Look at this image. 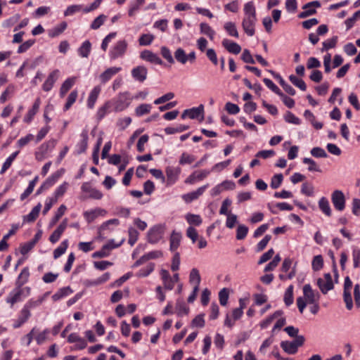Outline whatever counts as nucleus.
I'll return each instance as SVG.
<instances>
[{
    "label": "nucleus",
    "instance_id": "774afa93",
    "mask_svg": "<svg viewBox=\"0 0 360 360\" xmlns=\"http://www.w3.org/2000/svg\"><path fill=\"white\" fill-rule=\"evenodd\" d=\"M128 243L130 245H134L139 238V232L134 228H129Z\"/></svg>",
    "mask_w": 360,
    "mask_h": 360
},
{
    "label": "nucleus",
    "instance_id": "de8ad7c7",
    "mask_svg": "<svg viewBox=\"0 0 360 360\" xmlns=\"http://www.w3.org/2000/svg\"><path fill=\"white\" fill-rule=\"evenodd\" d=\"M174 58L179 63L184 65L187 63V56L185 51L181 48H178L174 52Z\"/></svg>",
    "mask_w": 360,
    "mask_h": 360
},
{
    "label": "nucleus",
    "instance_id": "13d9d810",
    "mask_svg": "<svg viewBox=\"0 0 360 360\" xmlns=\"http://www.w3.org/2000/svg\"><path fill=\"white\" fill-rule=\"evenodd\" d=\"M187 222L192 225L199 226L202 223V219L198 214H188L186 215Z\"/></svg>",
    "mask_w": 360,
    "mask_h": 360
},
{
    "label": "nucleus",
    "instance_id": "5fc2aeb1",
    "mask_svg": "<svg viewBox=\"0 0 360 360\" xmlns=\"http://www.w3.org/2000/svg\"><path fill=\"white\" fill-rule=\"evenodd\" d=\"M107 16L104 14H101L96 18L90 25L91 29L98 30L106 20Z\"/></svg>",
    "mask_w": 360,
    "mask_h": 360
},
{
    "label": "nucleus",
    "instance_id": "ea45409f",
    "mask_svg": "<svg viewBox=\"0 0 360 360\" xmlns=\"http://www.w3.org/2000/svg\"><path fill=\"white\" fill-rule=\"evenodd\" d=\"M68 245H69L68 240V239L64 240L60 244V245L54 250V251H53L54 259H58L61 255H63L65 252V251L68 247Z\"/></svg>",
    "mask_w": 360,
    "mask_h": 360
},
{
    "label": "nucleus",
    "instance_id": "4c0bfd02",
    "mask_svg": "<svg viewBox=\"0 0 360 360\" xmlns=\"http://www.w3.org/2000/svg\"><path fill=\"white\" fill-rule=\"evenodd\" d=\"M63 173V169H61L60 171H57L56 172L51 174L48 179H46V180L44 182L46 188L49 189L50 187L53 186L56 184V182L58 180V179L60 177Z\"/></svg>",
    "mask_w": 360,
    "mask_h": 360
},
{
    "label": "nucleus",
    "instance_id": "6e6d98bb",
    "mask_svg": "<svg viewBox=\"0 0 360 360\" xmlns=\"http://www.w3.org/2000/svg\"><path fill=\"white\" fill-rule=\"evenodd\" d=\"M293 286L290 285L284 294V302L286 306H290L293 303Z\"/></svg>",
    "mask_w": 360,
    "mask_h": 360
},
{
    "label": "nucleus",
    "instance_id": "680f3d73",
    "mask_svg": "<svg viewBox=\"0 0 360 360\" xmlns=\"http://www.w3.org/2000/svg\"><path fill=\"white\" fill-rule=\"evenodd\" d=\"M338 41V37L335 36L331 39H328L323 42V48L321 49V51H328L330 49H333L335 46Z\"/></svg>",
    "mask_w": 360,
    "mask_h": 360
},
{
    "label": "nucleus",
    "instance_id": "f3484780",
    "mask_svg": "<svg viewBox=\"0 0 360 360\" xmlns=\"http://www.w3.org/2000/svg\"><path fill=\"white\" fill-rule=\"evenodd\" d=\"M208 187L209 184H205L198 188L196 191L184 194L181 198L186 203H190L202 195Z\"/></svg>",
    "mask_w": 360,
    "mask_h": 360
},
{
    "label": "nucleus",
    "instance_id": "79ce46f5",
    "mask_svg": "<svg viewBox=\"0 0 360 360\" xmlns=\"http://www.w3.org/2000/svg\"><path fill=\"white\" fill-rule=\"evenodd\" d=\"M152 105L148 103H143L138 105L135 109V114L137 117H141L150 112Z\"/></svg>",
    "mask_w": 360,
    "mask_h": 360
},
{
    "label": "nucleus",
    "instance_id": "09e8293b",
    "mask_svg": "<svg viewBox=\"0 0 360 360\" xmlns=\"http://www.w3.org/2000/svg\"><path fill=\"white\" fill-rule=\"evenodd\" d=\"M201 281L200 272L196 268H193L189 274V282L191 284H200Z\"/></svg>",
    "mask_w": 360,
    "mask_h": 360
},
{
    "label": "nucleus",
    "instance_id": "f8f14e48",
    "mask_svg": "<svg viewBox=\"0 0 360 360\" xmlns=\"http://www.w3.org/2000/svg\"><path fill=\"white\" fill-rule=\"evenodd\" d=\"M60 76V72L58 69H55L51 71L47 76L46 80L42 84V89L46 91H50L54 86V84L58 79Z\"/></svg>",
    "mask_w": 360,
    "mask_h": 360
},
{
    "label": "nucleus",
    "instance_id": "49530a36",
    "mask_svg": "<svg viewBox=\"0 0 360 360\" xmlns=\"http://www.w3.org/2000/svg\"><path fill=\"white\" fill-rule=\"evenodd\" d=\"M19 151H15L8 158H7V159L2 165L1 169L0 171L1 174L5 173V172L11 166L13 162L14 161Z\"/></svg>",
    "mask_w": 360,
    "mask_h": 360
},
{
    "label": "nucleus",
    "instance_id": "4468645a",
    "mask_svg": "<svg viewBox=\"0 0 360 360\" xmlns=\"http://www.w3.org/2000/svg\"><path fill=\"white\" fill-rule=\"evenodd\" d=\"M49 295V292H46L43 295L39 296L37 300L30 299L24 304L22 309L26 311H28V313H31V309L41 305L43 302L46 300Z\"/></svg>",
    "mask_w": 360,
    "mask_h": 360
},
{
    "label": "nucleus",
    "instance_id": "c9c22d12",
    "mask_svg": "<svg viewBox=\"0 0 360 360\" xmlns=\"http://www.w3.org/2000/svg\"><path fill=\"white\" fill-rule=\"evenodd\" d=\"M283 314V311L281 310L276 311L272 315L268 316L266 319L260 322L259 326L262 329H265L269 327V326L272 323V321L281 316Z\"/></svg>",
    "mask_w": 360,
    "mask_h": 360
},
{
    "label": "nucleus",
    "instance_id": "c756f323",
    "mask_svg": "<svg viewBox=\"0 0 360 360\" xmlns=\"http://www.w3.org/2000/svg\"><path fill=\"white\" fill-rule=\"evenodd\" d=\"M19 226L18 224H13L11 229L8 231L7 234L4 236L3 238L0 241V252L4 251L8 248L7 240L18 229Z\"/></svg>",
    "mask_w": 360,
    "mask_h": 360
},
{
    "label": "nucleus",
    "instance_id": "9d476101",
    "mask_svg": "<svg viewBox=\"0 0 360 360\" xmlns=\"http://www.w3.org/2000/svg\"><path fill=\"white\" fill-rule=\"evenodd\" d=\"M164 231L165 228L163 226H154L148 232V241L152 244L158 243L163 237Z\"/></svg>",
    "mask_w": 360,
    "mask_h": 360
},
{
    "label": "nucleus",
    "instance_id": "7ed1b4c3",
    "mask_svg": "<svg viewBox=\"0 0 360 360\" xmlns=\"http://www.w3.org/2000/svg\"><path fill=\"white\" fill-rule=\"evenodd\" d=\"M31 293V288L28 286L22 288L18 285L15 287L8 294L6 302L13 307L18 302H20L24 298L28 297Z\"/></svg>",
    "mask_w": 360,
    "mask_h": 360
},
{
    "label": "nucleus",
    "instance_id": "f704fd0d",
    "mask_svg": "<svg viewBox=\"0 0 360 360\" xmlns=\"http://www.w3.org/2000/svg\"><path fill=\"white\" fill-rule=\"evenodd\" d=\"M91 44L89 40L84 41L79 47L78 54L82 58H87L91 52Z\"/></svg>",
    "mask_w": 360,
    "mask_h": 360
},
{
    "label": "nucleus",
    "instance_id": "603ef678",
    "mask_svg": "<svg viewBox=\"0 0 360 360\" xmlns=\"http://www.w3.org/2000/svg\"><path fill=\"white\" fill-rule=\"evenodd\" d=\"M66 210H67L66 206L65 205H61L58 207V209L56 213V215L53 217V219L50 221L49 226H53V225H55L56 224V222L60 219V218L65 214Z\"/></svg>",
    "mask_w": 360,
    "mask_h": 360
},
{
    "label": "nucleus",
    "instance_id": "72a5a7b5",
    "mask_svg": "<svg viewBox=\"0 0 360 360\" xmlns=\"http://www.w3.org/2000/svg\"><path fill=\"white\" fill-rule=\"evenodd\" d=\"M29 277L30 271L28 267L23 268L20 274L18 276L17 281L15 282V285H18L22 288L23 285L28 281Z\"/></svg>",
    "mask_w": 360,
    "mask_h": 360
},
{
    "label": "nucleus",
    "instance_id": "58836bf2",
    "mask_svg": "<svg viewBox=\"0 0 360 360\" xmlns=\"http://www.w3.org/2000/svg\"><path fill=\"white\" fill-rule=\"evenodd\" d=\"M319 207L320 210L327 216L331 215V209L328 199L325 197L320 198L319 201Z\"/></svg>",
    "mask_w": 360,
    "mask_h": 360
},
{
    "label": "nucleus",
    "instance_id": "052dcab7",
    "mask_svg": "<svg viewBox=\"0 0 360 360\" xmlns=\"http://www.w3.org/2000/svg\"><path fill=\"white\" fill-rule=\"evenodd\" d=\"M35 333H36V328L34 327L30 330V333H28L27 335H25V336H23L21 338V344L28 347L31 344L32 341L33 340L34 335Z\"/></svg>",
    "mask_w": 360,
    "mask_h": 360
},
{
    "label": "nucleus",
    "instance_id": "dca6fc26",
    "mask_svg": "<svg viewBox=\"0 0 360 360\" xmlns=\"http://www.w3.org/2000/svg\"><path fill=\"white\" fill-rule=\"evenodd\" d=\"M181 171V168L179 167L169 166L166 168L165 172L167 185H173L177 181Z\"/></svg>",
    "mask_w": 360,
    "mask_h": 360
},
{
    "label": "nucleus",
    "instance_id": "39448f33",
    "mask_svg": "<svg viewBox=\"0 0 360 360\" xmlns=\"http://www.w3.org/2000/svg\"><path fill=\"white\" fill-rule=\"evenodd\" d=\"M304 342V336L300 335L292 341H282L281 347L287 354H295L297 352L298 348L303 345Z\"/></svg>",
    "mask_w": 360,
    "mask_h": 360
},
{
    "label": "nucleus",
    "instance_id": "338daca9",
    "mask_svg": "<svg viewBox=\"0 0 360 360\" xmlns=\"http://www.w3.org/2000/svg\"><path fill=\"white\" fill-rule=\"evenodd\" d=\"M312 269L314 271H319L323 266V259L321 255H316L314 257L311 263Z\"/></svg>",
    "mask_w": 360,
    "mask_h": 360
},
{
    "label": "nucleus",
    "instance_id": "c03bdc74",
    "mask_svg": "<svg viewBox=\"0 0 360 360\" xmlns=\"http://www.w3.org/2000/svg\"><path fill=\"white\" fill-rule=\"evenodd\" d=\"M203 114H204V106L202 104L198 107H195V108H192L189 109V118H191V119H196L200 116L203 117Z\"/></svg>",
    "mask_w": 360,
    "mask_h": 360
},
{
    "label": "nucleus",
    "instance_id": "8fccbe9b",
    "mask_svg": "<svg viewBox=\"0 0 360 360\" xmlns=\"http://www.w3.org/2000/svg\"><path fill=\"white\" fill-rule=\"evenodd\" d=\"M188 129V126L184 124H178L175 127H166L165 131L167 134H174L176 133H180Z\"/></svg>",
    "mask_w": 360,
    "mask_h": 360
},
{
    "label": "nucleus",
    "instance_id": "4be33fe9",
    "mask_svg": "<svg viewBox=\"0 0 360 360\" xmlns=\"http://www.w3.org/2000/svg\"><path fill=\"white\" fill-rule=\"evenodd\" d=\"M81 140L77 143L76 148L77 153L78 154H81L84 153L88 147V131L86 129H83L80 134Z\"/></svg>",
    "mask_w": 360,
    "mask_h": 360
},
{
    "label": "nucleus",
    "instance_id": "a19ab883",
    "mask_svg": "<svg viewBox=\"0 0 360 360\" xmlns=\"http://www.w3.org/2000/svg\"><path fill=\"white\" fill-rule=\"evenodd\" d=\"M144 3L145 0H131L128 11L129 15L133 16Z\"/></svg>",
    "mask_w": 360,
    "mask_h": 360
},
{
    "label": "nucleus",
    "instance_id": "393cba45",
    "mask_svg": "<svg viewBox=\"0 0 360 360\" xmlns=\"http://www.w3.org/2000/svg\"><path fill=\"white\" fill-rule=\"evenodd\" d=\"M222 46L229 52L233 54H238L241 51L240 46L228 39H224Z\"/></svg>",
    "mask_w": 360,
    "mask_h": 360
},
{
    "label": "nucleus",
    "instance_id": "f257e3e1",
    "mask_svg": "<svg viewBox=\"0 0 360 360\" xmlns=\"http://www.w3.org/2000/svg\"><path fill=\"white\" fill-rule=\"evenodd\" d=\"M244 17L242 21V27L244 32L250 37L255 33V24L257 22L256 8L253 1H248L244 4Z\"/></svg>",
    "mask_w": 360,
    "mask_h": 360
},
{
    "label": "nucleus",
    "instance_id": "37998d69",
    "mask_svg": "<svg viewBox=\"0 0 360 360\" xmlns=\"http://www.w3.org/2000/svg\"><path fill=\"white\" fill-rule=\"evenodd\" d=\"M200 33L207 35L210 39H214L215 34L214 30L206 22L200 24Z\"/></svg>",
    "mask_w": 360,
    "mask_h": 360
},
{
    "label": "nucleus",
    "instance_id": "ddd939ff",
    "mask_svg": "<svg viewBox=\"0 0 360 360\" xmlns=\"http://www.w3.org/2000/svg\"><path fill=\"white\" fill-rule=\"evenodd\" d=\"M321 3L319 1H313L304 4L302 6V9L304 10L302 12L300 13L298 17L300 18H305L310 15H314L316 13V8L321 7Z\"/></svg>",
    "mask_w": 360,
    "mask_h": 360
},
{
    "label": "nucleus",
    "instance_id": "aec40b11",
    "mask_svg": "<svg viewBox=\"0 0 360 360\" xmlns=\"http://www.w3.org/2000/svg\"><path fill=\"white\" fill-rule=\"evenodd\" d=\"M122 68L120 67H110L106 69L103 72L99 75V79L101 84H105L110 81L113 76L120 72Z\"/></svg>",
    "mask_w": 360,
    "mask_h": 360
},
{
    "label": "nucleus",
    "instance_id": "69168bd1",
    "mask_svg": "<svg viewBox=\"0 0 360 360\" xmlns=\"http://www.w3.org/2000/svg\"><path fill=\"white\" fill-rule=\"evenodd\" d=\"M68 184L67 182L63 183L59 186L53 193L52 197L56 198L58 201V198L63 196L68 189Z\"/></svg>",
    "mask_w": 360,
    "mask_h": 360
},
{
    "label": "nucleus",
    "instance_id": "0eeeda50",
    "mask_svg": "<svg viewBox=\"0 0 360 360\" xmlns=\"http://www.w3.org/2000/svg\"><path fill=\"white\" fill-rule=\"evenodd\" d=\"M127 43L125 40H120L112 47L109 52V56L111 60H115L122 57L127 49Z\"/></svg>",
    "mask_w": 360,
    "mask_h": 360
},
{
    "label": "nucleus",
    "instance_id": "6ab92c4d",
    "mask_svg": "<svg viewBox=\"0 0 360 360\" xmlns=\"http://www.w3.org/2000/svg\"><path fill=\"white\" fill-rule=\"evenodd\" d=\"M140 58L147 62L153 64L162 65V60L158 56V54L152 52L150 50H144L141 52Z\"/></svg>",
    "mask_w": 360,
    "mask_h": 360
},
{
    "label": "nucleus",
    "instance_id": "c85d7f7f",
    "mask_svg": "<svg viewBox=\"0 0 360 360\" xmlns=\"http://www.w3.org/2000/svg\"><path fill=\"white\" fill-rule=\"evenodd\" d=\"M30 316L31 313H28V311H26L22 309L20 311V314L18 319L14 321L13 327L14 328H19L20 327H21L22 325H23L28 321Z\"/></svg>",
    "mask_w": 360,
    "mask_h": 360
},
{
    "label": "nucleus",
    "instance_id": "5701e85b",
    "mask_svg": "<svg viewBox=\"0 0 360 360\" xmlns=\"http://www.w3.org/2000/svg\"><path fill=\"white\" fill-rule=\"evenodd\" d=\"M110 278V274L108 272L103 274L101 276L96 279L85 280L84 284L86 287H94L101 285L108 281Z\"/></svg>",
    "mask_w": 360,
    "mask_h": 360
},
{
    "label": "nucleus",
    "instance_id": "b1692460",
    "mask_svg": "<svg viewBox=\"0 0 360 360\" xmlns=\"http://www.w3.org/2000/svg\"><path fill=\"white\" fill-rule=\"evenodd\" d=\"M67 225H68V220L65 219L60 224V225L58 226V228L50 236L49 240L51 243H56V242L58 241L61 235L65 230Z\"/></svg>",
    "mask_w": 360,
    "mask_h": 360
},
{
    "label": "nucleus",
    "instance_id": "a878e982",
    "mask_svg": "<svg viewBox=\"0 0 360 360\" xmlns=\"http://www.w3.org/2000/svg\"><path fill=\"white\" fill-rule=\"evenodd\" d=\"M41 104V101L39 98H37L34 101L32 107L31 109H30L26 115L25 116L23 121L26 123H30L33 120L34 115L37 114L39 109V106Z\"/></svg>",
    "mask_w": 360,
    "mask_h": 360
},
{
    "label": "nucleus",
    "instance_id": "473e14b6",
    "mask_svg": "<svg viewBox=\"0 0 360 360\" xmlns=\"http://www.w3.org/2000/svg\"><path fill=\"white\" fill-rule=\"evenodd\" d=\"M67 22H62L52 29L49 30L48 34L51 38L56 37L64 32V30L67 28Z\"/></svg>",
    "mask_w": 360,
    "mask_h": 360
},
{
    "label": "nucleus",
    "instance_id": "4d7b16f0",
    "mask_svg": "<svg viewBox=\"0 0 360 360\" xmlns=\"http://www.w3.org/2000/svg\"><path fill=\"white\" fill-rule=\"evenodd\" d=\"M154 267L155 264L150 263L146 267L141 269L136 274V276L138 277H146L153 271Z\"/></svg>",
    "mask_w": 360,
    "mask_h": 360
},
{
    "label": "nucleus",
    "instance_id": "2eb2a0df",
    "mask_svg": "<svg viewBox=\"0 0 360 360\" xmlns=\"http://www.w3.org/2000/svg\"><path fill=\"white\" fill-rule=\"evenodd\" d=\"M81 189L83 192L88 193V198L100 200L103 198V193L96 188H94L90 183L84 182Z\"/></svg>",
    "mask_w": 360,
    "mask_h": 360
},
{
    "label": "nucleus",
    "instance_id": "2f4dec72",
    "mask_svg": "<svg viewBox=\"0 0 360 360\" xmlns=\"http://www.w3.org/2000/svg\"><path fill=\"white\" fill-rule=\"evenodd\" d=\"M41 209V203H38L35 207L32 208L31 212L23 217V221L25 222H32L38 217L39 212Z\"/></svg>",
    "mask_w": 360,
    "mask_h": 360
},
{
    "label": "nucleus",
    "instance_id": "a211bd4d",
    "mask_svg": "<svg viewBox=\"0 0 360 360\" xmlns=\"http://www.w3.org/2000/svg\"><path fill=\"white\" fill-rule=\"evenodd\" d=\"M148 75V70L143 65H139L131 70V76L134 80L139 82H143Z\"/></svg>",
    "mask_w": 360,
    "mask_h": 360
},
{
    "label": "nucleus",
    "instance_id": "e433bc0d",
    "mask_svg": "<svg viewBox=\"0 0 360 360\" xmlns=\"http://www.w3.org/2000/svg\"><path fill=\"white\" fill-rule=\"evenodd\" d=\"M113 112L112 110V107L110 106V103L106 101L103 105L100 107L96 113L97 119L98 120H101L108 113Z\"/></svg>",
    "mask_w": 360,
    "mask_h": 360
},
{
    "label": "nucleus",
    "instance_id": "bf43d9fd",
    "mask_svg": "<svg viewBox=\"0 0 360 360\" xmlns=\"http://www.w3.org/2000/svg\"><path fill=\"white\" fill-rule=\"evenodd\" d=\"M283 180V176L282 174H275L271 177L270 186L273 189H276L278 187H280V186L282 184Z\"/></svg>",
    "mask_w": 360,
    "mask_h": 360
},
{
    "label": "nucleus",
    "instance_id": "412c9836",
    "mask_svg": "<svg viewBox=\"0 0 360 360\" xmlns=\"http://www.w3.org/2000/svg\"><path fill=\"white\" fill-rule=\"evenodd\" d=\"M107 211L102 208H96L94 210H87L83 213L84 217L88 223H91L98 216H105Z\"/></svg>",
    "mask_w": 360,
    "mask_h": 360
},
{
    "label": "nucleus",
    "instance_id": "f03ea898",
    "mask_svg": "<svg viewBox=\"0 0 360 360\" xmlns=\"http://www.w3.org/2000/svg\"><path fill=\"white\" fill-rule=\"evenodd\" d=\"M303 297H299L297 299V305L301 314L303 313L307 304L318 302L320 298L319 292L314 290L310 284L303 286Z\"/></svg>",
    "mask_w": 360,
    "mask_h": 360
},
{
    "label": "nucleus",
    "instance_id": "6e6552de",
    "mask_svg": "<svg viewBox=\"0 0 360 360\" xmlns=\"http://www.w3.org/2000/svg\"><path fill=\"white\" fill-rule=\"evenodd\" d=\"M352 282L349 276L345 277L344 281L343 299L346 304V308L351 310L353 307V301L351 295Z\"/></svg>",
    "mask_w": 360,
    "mask_h": 360
},
{
    "label": "nucleus",
    "instance_id": "cd10ccee",
    "mask_svg": "<svg viewBox=\"0 0 360 360\" xmlns=\"http://www.w3.org/2000/svg\"><path fill=\"white\" fill-rule=\"evenodd\" d=\"M181 234L179 232L173 231L170 237V245L169 249L172 252H176V250L180 245L181 240Z\"/></svg>",
    "mask_w": 360,
    "mask_h": 360
},
{
    "label": "nucleus",
    "instance_id": "864d4df0",
    "mask_svg": "<svg viewBox=\"0 0 360 360\" xmlns=\"http://www.w3.org/2000/svg\"><path fill=\"white\" fill-rule=\"evenodd\" d=\"M110 248L108 245H103L100 250L94 252L92 257L94 258L106 257L110 255Z\"/></svg>",
    "mask_w": 360,
    "mask_h": 360
},
{
    "label": "nucleus",
    "instance_id": "9b49d317",
    "mask_svg": "<svg viewBox=\"0 0 360 360\" xmlns=\"http://www.w3.org/2000/svg\"><path fill=\"white\" fill-rule=\"evenodd\" d=\"M331 201L335 210L338 211L344 210L345 207V197L342 191L340 190L334 191L331 194Z\"/></svg>",
    "mask_w": 360,
    "mask_h": 360
},
{
    "label": "nucleus",
    "instance_id": "7c9ffc66",
    "mask_svg": "<svg viewBox=\"0 0 360 360\" xmlns=\"http://www.w3.org/2000/svg\"><path fill=\"white\" fill-rule=\"evenodd\" d=\"M120 224V221L117 219H109L105 222H103L101 226L98 228V234L99 237H101L103 234H104V231L106 230L112 231V229L110 228L111 226H117Z\"/></svg>",
    "mask_w": 360,
    "mask_h": 360
},
{
    "label": "nucleus",
    "instance_id": "a18cd8bd",
    "mask_svg": "<svg viewBox=\"0 0 360 360\" xmlns=\"http://www.w3.org/2000/svg\"><path fill=\"white\" fill-rule=\"evenodd\" d=\"M224 27L229 36L236 38L239 37L238 32L234 22H227L224 24Z\"/></svg>",
    "mask_w": 360,
    "mask_h": 360
},
{
    "label": "nucleus",
    "instance_id": "423d86ee",
    "mask_svg": "<svg viewBox=\"0 0 360 360\" xmlns=\"http://www.w3.org/2000/svg\"><path fill=\"white\" fill-rule=\"evenodd\" d=\"M56 145V141L55 139H51L49 141L43 143L35 152V158L39 161L44 160L46 157V155L55 148Z\"/></svg>",
    "mask_w": 360,
    "mask_h": 360
},
{
    "label": "nucleus",
    "instance_id": "20e7f679",
    "mask_svg": "<svg viewBox=\"0 0 360 360\" xmlns=\"http://www.w3.org/2000/svg\"><path fill=\"white\" fill-rule=\"evenodd\" d=\"M131 99L129 98L128 92L119 93L118 95L110 101L112 110L115 112H119L126 110L130 105Z\"/></svg>",
    "mask_w": 360,
    "mask_h": 360
},
{
    "label": "nucleus",
    "instance_id": "1a4fd4ad",
    "mask_svg": "<svg viewBox=\"0 0 360 360\" xmlns=\"http://www.w3.org/2000/svg\"><path fill=\"white\" fill-rule=\"evenodd\" d=\"M316 283L323 294L328 293L334 288L332 276L329 273L325 274L322 278H319Z\"/></svg>",
    "mask_w": 360,
    "mask_h": 360
},
{
    "label": "nucleus",
    "instance_id": "3c124183",
    "mask_svg": "<svg viewBox=\"0 0 360 360\" xmlns=\"http://www.w3.org/2000/svg\"><path fill=\"white\" fill-rule=\"evenodd\" d=\"M290 81L297 88H299L302 91H305L307 89V85L305 82L302 79H299L297 77L291 75L289 77Z\"/></svg>",
    "mask_w": 360,
    "mask_h": 360
},
{
    "label": "nucleus",
    "instance_id": "bb28decb",
    "mask_svg": "<svg viewBox=\"0 0 360 360\" xmlns=\"http://www.w3.org/2000/svg\"><path fill=\"white\" fill-rule=\"evenodd\" d=\"M101 91V88L99 86H94L91 91L87 99V107L89 108H94Z\"/></svg>",
    "mask_w": 360,
    "mask_h": 360
},
{
    "label": "nucleus",
    "instance_id": "e2e57ef3",
    "mask_svg": "<svg viewBox=\"0 0 360 360\" xmlns=\"http://www.w3.org/2000/svg\"><path fill=\"white\" fill-rule=\"evenodd\" d=\"M360 19V9L355 12L351 18H347L345 23L347 27V30L351 29L355 24L357 20Z\"/></svg>",
    "mask_w": 360,
    "mask_h": 360
},
{
    "label": "nucleus",
    "instance_id": "0e129e2a",
    "mask_svg": "<svg viewBox=\"0 0 360 360\" xmlns=\"http://www.w3.org/2000/svg\"><path fill=\"white\" fill-rule=\"evenodd\" d=\"M154 38L151 34H143L140 37L139 43L141 46H148L153 42Z\"/></svg>",
    "mask_w": 360,
    "mask_h": 360
}]
</instances>
